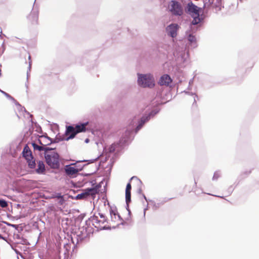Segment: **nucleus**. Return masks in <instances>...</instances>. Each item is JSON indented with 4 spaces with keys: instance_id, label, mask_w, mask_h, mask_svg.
I'll list each match as a JSON object with an SVG mask.
<instances>
[{
    "instance_id": "f257e3e1",
    "label": "nucleus",
    "mask_w": 259,
    "mask_h": 259,
    "mask_svg": "<svg viewBox=\"0 0 259 259\" xmlns=\"http://www.w3.org/2000/svg\"><path fill=\"white\" fill-rule=\"evenodd\" d=\"M88 123V122H86L80 125H76L75 127L71 125L67 126L65 134L66 136H68V137L66 138V140H69V139H73L77 134L85 132Z\"/></svg>"
},
{
    "instance_id": "f03ea898",
    "label": "nucleus",
    "mask_w": 259,
    "mask_h": 259,
    "mask_svg": "<svg viewBox=\"0 0 259 259\" xmlns=\"http://www.w3.org/2000/svg\"><path fill=\"white\" fill-rule=\"evenodd\" d=\"M138 84L143 88H153L155 81L153 76L149 74H138Z\"/></svg>"
},
{
    "instance_id": "7ed1b4c3",
    "label": "nucleus",
    "mask_w": 259,
    "mask_h": 259,
    "mask_svg": "<svg viewBox=\"0 0 259 259\" xmlns=\"http://www.w3.org/2000/svg\"><path fill=\"white\" fill-rule=\"evenodd\" d=\"M59 156L55 151H48L45 153V158L47 164L52 168H55L59 166Z\"/></svg>"
},
{
    "instance_id": "20e7f679",
    "label": "nucleus",
    "mask_w": 259,
    "mask_h": 259,
    "mask_svg": "<svg viewBox=\"0 0 259 259\" xmlns=\"http://www.w3.org/2000/svg\"><path fill=\"white\" fill-rule=\"evenodd\" d=\"M168 10L172 15L175 16H182L184 13L182 5L176 1H171L169 3Z\"/></svg>"
},
{
    "instance_id": "39448f33",
    "label": "nucleus",
    "mask_w": 259,
    "mask_h": 259,
    "mask_svg": "<svg viewBox=\"0 0 259 259\" xmlns=\"http://www.w3.org/2000/svg\"><path fill=\"white\" fill-rule=\"evenodd\" d=\"M98 193V189L96 188H90L85 189L82 193L78 194L76 196L77 199H83L91 196L92 198H94L95 196Z\"/></svg>"
},
{
    "instance_id": "423d86ee",
    "label": "nucleus",
    "mask_w": 259,
    "mask_h": 259,
    "mask_svg": "<svg viewBox=\"0 0 259 259\" xmlns=\"http://www.w3.org/2000/svg\"><path fill=\"white\" fill-rule=\"evenodd\" d=\"M38 14L37 12H31L27 17L28 22L30 25L35 26L38 24Z\"/></svg>"
},
{
    "instance_id": "0eeeda50",
    "label": "nucleus",
    "mask_w": 259,
    "mask_h": 259,
    "mask_svg": "<svg viewBox=\"0 0 259 259\" xmlns=\"http://www.w3.org/2000/svg\"><path fill=\"white\" fill-rule=\"evenodd\" d=\"M179 28V26L177 24H171L167 27L166 31L171 37H175L177 35Z\"/></svg>"
},
{
    "instance_id": "6e6552de",
    "label": "nucleus",
    "mask_w": 259,
    "mask_h": 259,
    "mask_svg": "<svg viewBox=\"0 0 259 259\" xmlns=\"http://www.w3.org/2000/svg\"><path fill=\"white\" fill-rule=\"evenodd\" d=\"M110 215L111 221L113 222L115 225L117 226L122 223V220L116 211L111 209Z\"/></svg>"
},
{
    "instance_id": "1a4fd4ad",
    "label": "nucleus",
    "mask_w": 259,
    "mask_h": 259,
    "mask_svg": "<svg viewBox=\"0 0 259 259\" xmlns=\"http://www.w3.org/2000/svg\"><path fill=\"white\" fill-rule=\"evenodd\" d=\"M37 143L39 145H41L44 147H45L46 149H51L47 146L52 143V141L50 138L46 136H41L37 140Z\"/></svg>"
},
{
    "instance_id": "9d476101",
    "label": "nucleus",
    "mask_w": 259,
    "mask_h": 259,
    "mask_svg": "<svg viewBox=\"0 0 259 259\" xmlns=\"http://www.w3.org/2000/svg\"><path fill=\"white\" fill-rule=\"evenodd\" d=\"M187 12L191 15L193 16L199 14V8L194 5L192 2L189 3L187 5Z\"/></svg>"
},
{
    "instance_id": "9b49d317",
    "label": "nucleus",
    "mask_w": 259,
    "mask_h": 259,
    "mask_svg": "<svg viewBox=\"0 0 259 259\" xmlns=\"http://www.w3.org/2000/svg\"><path fill=\"white\" fill-rule=\"evenodd\" d=\"M171 82L170 77L167 74H164L160 77L159 83L161 85L168 86Z\"/></svg>"
},
{
    "instance_id": "f8f14e48",
    "label": "nucleus",
    "mask_w": 259,
    "mask_h": 259,
    "mask_svg": "<svg viewBox=\"0 0 259 259\" xmlns=\"http://www.w3.org/2000/svg\"><path fill=\"white\" fill-rule=\"evenodd\" d=\"M32 146L34 151H45V153H47L48 151L53 150V149H46L45 147H44L41 145H39L37 143V141L36 142L32 143Z\"/></svg>"
},
{
    "instance_id": "ddd939ff",
    "label": "nucleus",
    "mask_w": 259,
    "mask_h": 259,
    "mask_svg": "<svg viewBox=\"0 0 259 259\" xmlns=\"http://www.w3.org/2000/svg\"><path fill=\"white\" fill-rule=\"evenodd\" d=\"M23 156L26 160H29L30 158H32V152L27 145H26L23 149Z\"/></svg>"
},
{
    "instance_id": "4468645a",
    "label": "nucleus",
    "mask_w": 259,
    "mask_h": 259,
    "mask_svg": "<svg viewBox=\"0 0 259 259\" xmlns=\"http://www.w3.org/2000/svg\"><path fill=\"white\" fill-rule=\"evenodd\" d=\"M132 189V186L130 183H128L126 185L125 189V199L127 203H128L131 201V191Z\"/></svg>"
},
{
    "instance_id": "2eb2a0df",
    "label": "nucleus",
    "mask_w": 259,
    "mask_h": 259,
    "mask_svg": "<svg viewBox=\"0 0 259 259\" xmlns=\"http://www.w3.org/2000/svg\"><path fill=\"white\" fill-rule=\"evenodd\" d=\"M65 171L69 175H73L78 172V170L76 168L71 166H67Z\"/></svg>"
},
{
    "instance_id": "dca6fc26",
    "label": "nucleus",
    "mask_w": 259,
    "mask_h": 259,
    "mask_svg": "<svg viewBox=\"0 0 259 259\" xmlns=\"http://www.w3.org/2000/svg\"><path fill=\"white\" fill-rule=\"evenodd\" d=\"M45 170V164L42 161H39L37 162V168L36 171L37 173H42Z\"/></svg>"
},
{
    "instance_id": "f3484780",
    "label": "nucleus",
    "mask_w": 259,
    "mask_h": 259,
    "mask_svg": "<svg viewBox=\"0 0 259 259\" xmlns=\"http://www.w3.org/2000/svg\"><path fill=\"white\" fill-rule=\"evenodd\" d=\"M99 215L101 219L100 220H98V217H96L95 218H94L93 219V221H94V222H97V221H98L99 223H104L105 222H106L105 217L102 214H101L99 213Z\"/></svg>"
},
{
    "instance_id": "a211bd4d",
    "label": "nucleus",
    "mask_w": 259,
    "mask_h": 259,
    "mask_svg": "<svg viewBox=\"0 0 259 259\" xmlns=\"http://www.w3.org/2000/svg\"><path fill=\"white\" fill-rule=\"evenodd\" d=\"M28 164V166L30 168H34L36 166V163L35 161V159L33 157L32 158H30L29 160H26Z\"/></svg>"
},
{
    "instance_id": "6ab92c4d",
    "label": "nucleus",
    "mask_w": 259,
    "mask_h": 259,
    "mask_svg": "<svg viewBox=\"0 0 259 259\" xmlns=\"http://www.w3.org/2000/svg\"><path fill=\"white\" fill-rule=\"evenodd\" d=\"M149 120V117H143L141 118L139 124L137 127L138 130H140L143 126V125Z\"/></svg>"
},
{
    "instance_id": "aec40b11",
    "label": "nucleus",
    "mask_w": 259,
    "mask_h": 259,
    "mask_svg": "<svg viewBox=\"0 0 259 259\" xmlns=\"http://www.w3.org/2000/svg\"><path fill=\"white\" fill-rule=\"evenodd\" d=\"M192 16L193 17V18H194L192 22V24L193 25H196L200 22V19L199 18V14H198V15H193Z\"/></svg>"
},
{
    "instance_id": "412c9836",
    "label": "nucleus",
    "mask_w": 259,
    "mask_h": 259,
    "mask_svg": "<svg viewBox=\"0 0 259 259\" xmlns=\"http://www.w3.org/2000/svg\"><path fill=\"white\" fill-rule=\"evenodd\" d=\"M188 40L191 42H196V37L195 36L190 34L188 36Z\"/></svg>"
},
{
    "instance_id": "4be33fe9",
    "label": "nucleus",
    "mask_w": 259,
    "mask_h": 259,
    "mask_svg": "<svg viewBox=\"0 0 259 259\" xmlns=\"http://www.w3.org/2000/svg\"><path fill=\"white\" fill-rule=\"evenodd\" d=\"M0 206L2 207H6L8 206L7 202L4 200L0 199Z\"/></svg>"
},
{
    "instance_id": "5701e85b",
    "label": "nucleus",
    "mask_w": 259,
    "mask_h": 259,
    "mask_svg": "<svg viewBox=\"0 0 259 259\" xmlns=\"http://www.w3.org/2000/svg\"><path fill=\"white\" fill-rule=\"evenodd\" d=\"M196 96L194 95H192L190 97L189 100L193 101V104H195V105L196 106V101L195 99Z\"/></svg>"
},
{
    "instance_id": "b1692460",
    "label": "nucleus",
    "mask_w": 259,
    "mask_h": 259,
    "mask_svg": "<svg viewBox=\"0 0 259 259\" xmlns=\"http://www.w3.org/2000/svg\"><path fill=\"white\" fill-rule=\"evenodd\" d=\"M134 180H135L138 183H139V184L141 183V181L136 177H133L132 178H131V181H132Z\"/></svg>"
},
{
    "instance_id": "393cba45",
    "label": "nucleus",
    "mask_w": 259,
    "mask_h": 259,
    "mask_svg": "<svg viewBox=\"0 0 259 259\" xmlns=\"http://www.w3.org/2000/svg\"><path fill=\"white\" fill-rule=\"evenodd\" d=\"M28 59H29V67H30L31 63H32V61L31 60V56L29 53H28Z\"/></svg>"
},
{
    "instance_id": "a878e982",
    "label": "nucleus",
    "mask_w": 259,
    "mask_h": 259,
    "mask_svg": "<svg viewBox=\"0 0 259 259\" xmlns=\"http://www.w3.org/2000/svg\"><path fill=\"white\" fill-rule=\"evenodd\" d=\"M88 141H89V140H88V139H87V140H85V142H88Z\"/></svg>"
},
{
    "instance_id": "bb28decb",
    "label": "nucleus",
    "mask_w": 259,
    "mask_h": 259,
    "mask_svg": "<svg viewBox=\"0 0 259 259\" xmlns=\"http://www.w3.org/2000/svg\"><path fill=\"white\" fill-rule=\"evenodd\" d=\"M2 238V237L1 235L0 234V238Z\"/></svg>"
}]
</instances>
